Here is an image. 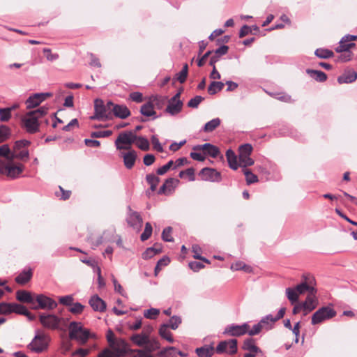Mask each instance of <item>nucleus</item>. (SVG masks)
I'll use <instances>...</instances> for the list:
<instances>
[{"label": "nucleus", "instance_id": "1", "mask_svg": "<svg viewBox=\"0 0 357 357\" xmlns=\"http://www.w3.org/2000/svg\"><path fill=\"white\" fill-rule=\"evenodd\" d=\"M69 337L84 344L89 338H95L96 335L84 328L80 322L72 321L69 324Z\"/></svg>", "mask_w": 357, "mask_h": 357}, {"label": "nucleus", "instance_id": "2", "mask_svg": "<svg viewBox=\"0 0 357 357\" xmlns=\"http://www.w3.org/2000/svg\"><path fill=\"white\" fill-rule=\"evenodd\" d=\"M114 103L108 101L106 104L101 99H96L94 101V115L91 116L92 120L109 119L112 115V107Z\"/></svg>", "mask_w": 357, "mask_h": 357}, {"label": "nucleus", "instance_id": "3", "mask_svg": "<svg viewBox=\"0 0 357 357\" xmlns=\"http://www.w3.org/2000/svg\"><path fill=\"white\" fill-rule=\"evenodd\" d=\"M136 139L137 135L132 131L121 132L115 140V146L117 150H130Z\"/></svg>", "mask_w": 357, "mask_h": 357}, {"label": "nucleus", "instance_id": "4", "mask_svg": "<svg viewBox=\"0 0 357 357\" xmlns=\"http://www.w3.org/2000/svg\"><path fill=\"white\" fill-rule=\"evenodd\" d=\"M0 156L10 162H13L15 159L26 161L29 158V153L28 150H23L20 153H13L8 144H3L0 146Z\"/></svg>", "mask_w": 357, "mask_h": 357}, {"label": "nucleus", "instance_id": "5", "mask_svg": "<svg viewBox=\"0 0 357 357\" xmlns=\"http://www.w3.org/2000/svg\"><path fill=\"white\" fill-rule=\"evenodd\" d=\"M336 315L335 310L329 307L324 306L317 310L312 316V324L317 325Z\"/></svg>", "mask_w": 357, "mask_h": 357}, {"label": "nucleus", "instance_id": "6", "mask_svg": "<svg viewBox=\"0 0 357 357\" xmlns=\"http://www.w3.org/2000/svg\"><path fill=\"white\" fill-rule=\"evenodd\" d=\"M49 341L50 338L47 335L37 334L28 345V348L36 353H41L47 349Z\"/></svg>", "mask_w": 357, "mask_h": 357}, {"label": "nucleus", "instance_id": "7", "mask_svg": "<svg viewBox=\"0 0 357 357\" xmlns=\"http://www.w3.org/2000/svg\"><path fill=\"white\" fill-rule=\"evenodd\" d=\"M23 127L29 134H33L39 131L40 123L38 119L33 114H30V112L22 119Z\"/></svg>", "mask_w": 357, "mask_h": 357}, {"label": "nucleus", "instance_id": "8", "mask_svg": "<svg viewBox=\"0 0 357 357\" xmlns=\"http://www.w3.org/2000/svg\"><path fill=\"white\" fill-rule=\"evenodd\" d=\"M61 319L53 314L41 313L39 321L43 327L50 329H57L61 323Z\"/></svg>", "mask_w": 357, "mask_h": 357}, {"label": "nucleus", "instance_id": "9", "mask_svg": "<svg viewBox=\"0 0 357 357\" xmlns=\"http://www.w3.org/2000/svg\"><path fill=\"white\" fill-rule=\"evenodd\" d=\"M303 278L304 281L295 287L298 294H302L305 291H308V294L317 293V289L313 286L314 282L313 276L310 274H303Z\"/></svg>", "mask_w": 357, "mask_h": 357}, {"label": "nucleus", "instance_id": "10", "mask_svg": "<svg viewBox=\"0 0 357 357\" xmlns=\"http://www.w3.org/2000/svg\"><path fill=\"white\" fill-rule=\"evenodd\" d=\"M285 311V307H281L275 317H273L272 314H268L263 317L259 321L262 330L269 331L272 329L274 323L284 317Z\"/></svg>", "mask_w": 357, "mask_h": 357}, {"label": "nucleus", "instance_id": "11", "mask_svg": "<svg viewBox=\"0 0 357 357\" xmlns=\"http://www.w3.org/2000/svg\"><path fill=\"white\" fill-rule=\"evenodd\" d=\"M249 328L250 325L248 323H244L241 325L232 324L225 327L223 334L233 337H240L247 334L248 329Z\"/></svg>", "mask_w": 357, "mask_h": 357}, {"label": "nucleus", "instance_id": "12", "mask_svg": "<svg viewBox=\"0 0 357 357\" xmlns=\"http://www.w3.org/2000/svg\"><path fill=\"white\" fill-rule=\"evenodd\" d=\"M24 169V166L22 164L14 165L4 163L1 168V174L6 175L10 178H16L22 173Z\"/></svg>", "mask_w": 357, "mask_h": 357}, {"label": "nucleus", "instance_id": "13", "mask_svg": "<svg viewBox=\"0 0 357 357\" xmlns=\"http://www.w3.org/2000/svg\"><path fill=\"white\" fill-rule=\"evenodd\" d=\"M35 301L38 304V306L35 307V309L51 310L55 309L58 305L57 303L54 300L43 294L36 295Z\"/></svg>", "mask_w": 357, "mask_h": 357}, {"label": "nucleus", "instance_id": "14", "mask_svg": "<svg viewBox=\"0 0 357 357\" xmlns=\"http://www.w3.org/2000/svg\"><path fill=\"white\" fill-rule=\"evenodd\" d=\"M128 214L126 218L128 224L134 229L140 230L142 225V218L138 212L134 211L128 206Z\"/></svg>", "mask_w": 357, "mask_h": 357}, {"label": "nucleus", "instance_id": "15", "mask_svg": "<svg viewBox=\"0 0 357 357\" xmlns=\"http://www.w3.org/2000/svg\"><path fill=\"white\" fill-rule=\"evenodd\" d=\"M52 96L50 93H38L29 96L26 100L27 109H32L38 106L47 98Z\"/></svg>", "mask_w": 357, "mask_h": 357}, {"label": "nucleus", "instance_id": "16", "mask_svg": "<svg viewBox=\"0 0 357 357\" xmlns=\"http://www.w3.org/2000/svg\"><path fill=\"white\" fill-rule=\"evenodd\" d=\"M199 176L202 179L206 181L218 182L221 180V174L216 169L209 167L203 168Z\"/></svg>", "mask_w": 357, "mask_h": 357}, {"label": "nucleus", "instance_id": "17", "mask_svg": "<svg viewBox=\"0 0 357 357\" xmlns=\"http://www.w3.org/2000/svg\"><path fill=\"white\" fill-rule=\"evenodd\" d=\"M112 347L115 354L118 355V357L132 355L131 349L128 348L127 342L123 339L117 340L114 342V344H113Z\"/></svg>", "mask_w": 357, "mask_h": 357}, {"label": "nucleus", "instance_id": "18", "mask_svg": "<svg viewBox=\"0 0 357 357\" xmlns=\"http://www.w3.org/2000/svg\"><path fill=\"white\" fill-rule=\"evenodd\" d=\"M316 294L317 293L308 294L305 298V301L301 303L304 308V316L307 315L308 313H310L317 307L318 304V300L316 297Z\"/></svg>", "mask_w": 357, "mask_h": 357}, {"label": "nucleus", "instance_id": "19", "mask_svg": "<svg viewBox=\"0 0 357 357\" xmlns=\"http://www.w3.org/2000/svg\"><path fill=\"white\" fill-rule=\"evenodd\" d=\"M193 150L195 151H200L202 150L204 151V153L211 158H215L220 154V149L216 146L211 144L210 143H206L202 145H197L193 147Z\"/></svg>", "mask_w": 357, "mask_h": 357}, {"label": "nucleus", "instance_id": "20", "mask_svg": "<svg viewBox=\"0 0 357 357\" xmlns=\"http://www.w3.org/2000/svg\"><path fill=\"white\" fill-rule=\"evenodd\" d=\"M112 109V114L121 119H125L130 115L129 109L124 105H117L114 103Z\"/></svg>", "mask_w": 357, "mask_h": 357}, {"label": "nucleus", "instance_id": "21", "mask_svg": "<svg viewBox=\"0 0 357 357\" xmlns=\"http://www.w3.org/2000/svg\"><path fill=\"white\" fill-rule=\"evenodd\" d=\"M183 106V101H177L176 102L168 100V104L165 112L171 116H176L181 112Z\"/></svg>", "mask_w": 357, "mask_h": 357}, {"label": "nucleus", "instance_id": "22", "mask_svg": "<svg viewBox=\"0 0 357 357\" xmlns=\"http://www.w3.org/2000/svg\"><path fill=\"white\" fill-rule=\"evenodd\" d=\"M357 79V72L354 70H346L342 75L337 77L339 84H349Z\"/></svg>", "mask_w": 357, "mask_h": 357}, {"label": "nucleus", "instance_id": "23", "mask_svg": "<svg viewBox=\"0 0 357 357\" xmlns=\"http://www.w3.org/2000/svg\"><path fill=\"white\" fill-rule=\"evenodd\" d=\"M122 157L125 167L130 169L135 165L137 155L135 151L130 149L128 152L122 153Z\"/></svg>", "mask_w": 357, "mask_h": 357}, {"label": "nucleus", "instance_id": "24", "mask_svg": "<svg viewBox=\"0 0 357 357\" xmlns=\"http://www.w3.org/2000/svg\"><path fill=\"white\" fill-rule=\"evenodd\" d=\"M89 304L94 311L103 312L106 304L98 295L93 296L89 300Z\"/></svg>", "mask_w": 357, "mask_h": 357}, {"label": "nucleus", "instance_id": "25", "mask_svg": "<svg viewBox=\"0 0 357 357\" xmlns=\"http://www.w3.org/2000/svg\"><path fill=\"white\" fill-rule=\"evenodd\" d=\"M140 113L144 116L152 117L153 119L158 118L154 107L150 100L141 107Z\"/></svg>", "mask_w": 357, "mask_h": 357}, {"label": "nucleus", "instance_id": "26", "mask_svg": "<svg viewBox=\"0 0 357 357\" xmlns=\"http://www.w3.org/2000/svg\"><path fill=\"white\" fill-rule=\"evenodd\" d=\"M16 298L22 303L33 304L35 301L31 294L26 290H18L16 292Z\"/></svg>", "mask_w": 357, "mask_h": 357}, {"label": "nucleus", "instance_id": "27", "mask_svg": "<svg viewBox=\"0 0 357 357\" xmlns=\"http://www.w3.org/2000/svg\"><path fill=\"white\" fill-rule=\"evenodd\" d=\"M33 273L31 268L24 269L16 278L15 281L20 284H25L32 278Z\"/></svg>", "mask_w": 357, "mask_h": 357}, {"label": "nucleus", "instance_id": "28", "mask_svg": "<svg viewBox=\"0 0 357 357\" xmlns=\"http://www.w3.org/2000/svg\"><path fill=\"white\" fill-rule=\"evenodd\" d=\"M215 349L212 345H204L195 349V353L199 357H211Z\"/></svg>", "mask_w": 357, "mask_h": 357}, {"label": "nucleus", "instance_id": "29", "mask_svg": "<svg viewBox=\"0 0 357 357\" xmlns=\"http://www.w3.org/2000/svg\"><path fill=\"white\" fill-rule=\"evenodd\" d=\"M226 158L229 167L234 170H236L238 167V164L237 162V156L234 151L231 149H228L226 151Z\"/></svg>", "mask_w": 357, "mask_h": 357}, {"label": "nucleus", "instance_id": "30", "mask_svg": "<svg viewBox=\"0 0 357 357\" xmlns=\"http://www.w3.org/2000/svg\"><path fill=\"white\" fill-rule=\"evenodd\" d=\"M306 73L317 82H323L327 79L326 74L321 70L307 69Z\"/></svg>", "mask_w": 357, "mask_h": 357}, {"label": "nucleus", "instance_id": "31", "mask_svg": "<svg viewBox=\"0 0 357 357\" xmlns=\"http://www.w3.org/2000/svg\"><path fill=\"white\" fill-rule=\"evenodd\" d=\"M168 98L162 96H152L150 97L149 100L153 105L154 108L162 109L165 105Z\"/></svg>", "mask_w": 357, "mask_h": 357}, {"label": "nucleus", "instance_id": "32", "mask_svg": "<svg viewBox=\"0 0 357 357\" xmlns=\"http://www.w3.org/2000/svg\"><path fill=\"white\" fill-rule=\"evenodd\" d=\"M220 123L221 121L219 118L213 119L204 125L202 130L204 132H211L220 125Z\"/></svg>", "mask_w": 357, "mask_h": 357}, {"label": "nucleus", "instance_id": "33", "mask_svg": "<svg viewBox=\"0 0 357 357\" xmlns=\"http://www.w3.org/2000/svg\"><path fill=\"white\" fill-rule=\"evenodd\" d=\"M243 349L252 353L260 351V349L255 345V340L250 337L244 340Z\"/></svg>", "mask_w": 357, "mask_h": 357}, {"label": "nucleus", "instance_id": "34", "mask_svg": "<svg viewBox=\"0 0 357 357\" xmlns=\"http://www.w3.org/2000/svg\"><path fill=\"white\" fill-rule=\"evenodd\" d=\"M161 248L154 245L153 247L148 248L143 253L142 258L144 259H149L161 252Z\"/></svg>", "mask_w": 357, "mask_h": 357}, {"label": "nucleus", "instance_id": "35", "mask_svg": "<svg viewBox=\"0 0 357 357\" xmlns=\"http://www.w3.org/2000/svg\"><path fill=\"white\" fill-rule=\"evenodd\" d=\"M31 144V142L26 139L17 140L14 143L13 147V153H20L23 150H26L24 148L29 146Z\"/></svg>", "mask_w": 357, "mask_h": 357}, {"label": "nucleus", "instance_id": "36", "mask_svg": "<svg viewBox=\"0 0 357 357\" xmlns=\"http://www.w3.org/2000/svg\"><path fill=\"white\" fill-rule=\"evenodd\" d=\"M146 181L150 185L151 190L153 192L156 190L157 185L160 180V178L154 174H149L146 176Z\"/></svg>", "mask_w": 357, "mask_h": 357}, {"label": "nucleus", "instance_id": "37", "mask_svg": "<svg viewBox=\"0 0 357 357\" xmlns=\"http://www.w3.org/2000/svg\"><path fill=\"white\" fill-rule=\"evenodd\" d=\"M224 87V83L222 82L213 81L208 87V93L210 95H215L220 91Z\"/></svg>", "mask_w": 357, "mask_h": 357}, {"label": "nucleus", "instance_id": "38", "mask_svg": "<svg viewBox=\"0 0 357 357\" xmlns=\"http://www.w3.org/2000/svg\"><path fill=\"white\" fill-rule=\"evenodd\" d=\"M148 335L145 334H135L130 337V340L137 346H143L148 342Z\"/></svg>", "mask_w": 357, "mask_h": 357}, {"label": "nucleus", "instance_id": "39", "mask_svg": "<svg viewBox=\"0 0 357 357\" xmlns=\"http://www.w3.org/2000/svg\"><path fill=\"white\" fill-rule=\"evenodd\" d=\"M168 328L169 325H167V324H162L159 329V334L169 342H173L174 339L172 336V333L168 331Z\"/></svg>", "mask_w": 357, "mask_h": 357}, {"label": "nucleus", "instance_id": "40", "mask_svg": "<svg viewBox=\"0 0 357 357\" xmlns=\"http://www.w3.org/2000/svg\"><path fill=\"white\" fill-rule=\"evenodd\" d=\"M11 130L6 125L0 126V144L4 142L10 138Z\"/></svg>", "mask_w": 357, "mask_h": 357}, {"label": "nucleus", "instance_id": "41", "mask_svg": "<svg viewBox=\"0 0 357 357\" xmlns=\"http://www.w3.org/2000/svg\"><path fill=\"white\" fill-rule=\"evenodd\" d=\"M252 151V146L250 144H244L238 148V158L249 156Z\"/></svg>", "mask_w": 357, "mask_h": 357}, {"label": "nucleus", "instance_id": "42", "mask_svg": "<svg viewBox=\"0 0 357 357\" xmlns=\"http://www.w3.org/2000/svg\"><path fill=\"white\" fill-rule=\"evenodd\" d=\"M176 354V349L174 347H169L162 349L158 352L157 356L158 357H170Z\"/></svg>", "mask_w": 357, "mask_h": 357}, {"label": "nucleus", "instance_id": "43", "mask_svg": "<svg viewBox=\"0 0 357 357\" xmlns=\"http://www.w3.org/2000/svg\"><path fill=\"white\" fill-rule=\"evenodd\" d=\"M286 296L290 303L293 305L296 303L298 300V294L296 291V289L293 288H287L286 289Z\"/></svg>", "mask_w": 357, "mask_h": 357}, {"label": "nucleus", "instance_id": "44", "mask_svg": "<svg viewBox=\"0 0 357 357\" xmlns=\"http://www.w3.org/2000/svg\"><path fill=\"white\" fill-rule=\"evenodd\" d=\"M82 261L88 266L93 268L94 272L98 275V278L100 280L101 279V269L98 266L97 261L95 259H82Z\"/></svg>", "mask_w": 357, "mask_h": 357}, {"label": "nucleus", "instance_id": "45", "mask_svg": "<svg viewBox=\"0 0 357 357\" xmlns=\"http://www.w3.org/2000/svg\"><path fill=\"white\" fill-rule=\"evenodd\" d=\"M243 174L245 176L246 183L248 185H250L258 181L257 175L254 174L251 171L248 169H243Z\"/></svg>", "mask_w": 357, "mask_h": 357}, {"label": "nucleus", "instance_id": "46", "mask_svg": "<svg viewBox=\"0 0 357 357\" xmlns=\"http://www.w3.org/2000/svg\"><path fill=\"white\" fill-rule=\"evenodd\" d=\"M315 55L321 59H328L333 56V52L328 49L319 48L315 50Z\"/></svg>", "mask_w": 357, "mask_h": 357}, {"label": "nucleus", "instance_id": "47", "mask_svg": "<svg viewBox=\"0 0 357 357\" xmlns=\"http://www.w3.org/2000/svg\"><path fill=\"white\" fill-rule=\"evenodd\" d=\"M132 352V356L134 357H157V355L152 354L151 352L149 351V349L146 350H139V349H133L130 350Z\"/></svg>", "mask_w": 357, "mask_h": 357}, {"label": "nucleus", "instance_id": "48", "mask_svg": "<svg viewBox=\"0 0 357 357\" xmlns=\"http://www.w3.org/2000/svg\"><path fill=\"white\" fill-rule=\"evenodd\" d=\"M137 146L139 149L142 151H149L150 149V144L148 139L144 137H137Z\"/></svg>", "mask_w": 357, "mask_h": 357}, {"label": "nucleus", "instance_id": "49", "mask_svg": "<svg viewBox=\"0 0 357 357\" xmlns=\"http://www.w3.org/2000/svg\"><path fill=\"white\" fill-rule=\"evenodd\" d=\"M13 312V303H1L0 314H8Z\"/></svg>", "mask_w": 357, "mask_h": 357}, {"label": "nucleus", "instance_id": "50", "mask_svg": "<svg viewBox=\"0 0 357 357\" xmlns=\"http://www.w3.org/2000/svg\"><path fill=\"white\" fill-rule=\"evenodd\" d=\"M152 231H153V228H152L151 224L149 222H146L145 225L144 231L140 236L141 241H145L147 239H149L150 238V236H151Z\"/></svg>", "mask_w": 357, "mask_h": 357}, {"label": "nucleus", "instance_id": "51", "mask_svg": "<svg viewBox=\"0 0 357 357\" xmlns=\"http://www.w3.org/2000/svg\"><path fill=\"white\" fill-rule=\"evenodd\" d=\"M231 269L234 271L243 270L245 272L251 271V267L245 265L243 261H238L231 264Z\"/></svg>", "mask_w": 357, "mask_h": 357}, {"label": "nucleus", "instance_id": "52", "mask_svg": "<svg viewBox=\"0 0 357 357\" xmlns=\"http://www.w3.org/2000/svg\"><path fill=\"white\" fill-rule=\"evenodd\" d=\"M354 47H355L354 43H342V40H340L339 45L335 48V51L337 52H349V50Z\"/></svg>", "mask_w": 357, "mask_h": 357}, {"label": "nucleus", "instance_id": "53", "mask_svg": "<svg viewBox=\"0 0 357 357\" xmlns=\"http://www.w3.org/2000/svg\"><path fill=\"white\" fill-rule=\"evenodd\" d=\"M11 118L10 109L8 108H0V121L7 122Z\"/></svg>", "mask_w": 357, "mask_h": 357}, {"label": "nucleus", "instance_id": "54", "mask_svg": "<svg viewBox=\"0 0 357 357\" xmlns=\"http://www.w3.org/2000/svg\"><path fill=\"white\" fill-rule=\"evenodd\" d=\"M204 100L201 96H196L193 98H191L188 102V107L191 108H197L199 105Z\"/></svg>", "mask_w": 357, "mask_h": 357}, {"label": "nucleus", "instance_id": "55", "mask_svg": "<svg viewBox=\"0 0 357 357\" xmlns=\"http://www.w3.org/2000/svg\"><path fill=\"white\" fill-rule=\"evenodd\" d=\"M13 312L22 315H28L29 310L25 306L13 303Z\"/></svg>", "mask_w": 357, "mask_h": 357}, {"label": "nucleus", "instance_id": "56", "mask_svg": "<svg viewBox=\"0 0 357 357\" xmlns=\"http://www.w3.org/2000/svg\"><path fill=\"white\" fill-rule=\"evenodd\" d=\"M112 130H102V131H95L91 133V137L92 138H101V137H108L112 135Z\"/></svg>", "mask_w": 357, "mask_h": 357}, {"label": "nucleus", "instance_id": "57", "mask_svg": "<svg viewBox=\"0 0 357 357\" xmlns=\"http://www.w3.org/2000/svg\"><path fill=\"white\" fill-rule=\"evenodd\" d=\"M229 350L227 354L230 355L235 354L237 352V340L236 339H231L227 340Z\"/></svg>", "mask_w": 357, "mask_h": 357}, {"label": "nucleus", "instance_id": "58", "mask_svg": "<svg viewBox=\"0 0 357 357\" xmlns=\"http://www.w3.org/2000/svg\"><path fill=\"white\" fill-rule=\"evenodd\" d=\"M84 307V305L80 303H73L69 311L74 314H79L82 312Z\"/></svg>", "mask_w": 357, "mask_h": 357}, {"label": "nucleus", "instance_id": "59", "mask_svg": "<svg viewBox=\"0 0 357 357\" xmlns=\"http://www.w3.org/2000/svg\"><path fill=\"white\" fill-rule=\"evenodd\" d=\"M172 227H167L165 228L162 233V238L164 241L166 242H172L174 241V238L171 236L172 233Z\"/></svg>", "mask_w": 357, "mask_h": 357}, {"label": "nucleus", "instance_id": "60", "mask_svg": "<svg viewBox=\"0 0 357 357\" xmlns=\"http://www.w3.org/2000/svg\"><path fill=\"white\" fill-rule=\"evenodd\" d=\"M47 111H48V108L45 106H43L36 110L31 111L30 114H33L35 116H36L39 119L40 118L44 116L45 114H47Z\"/></svg>", "mask_w": 357, "mask_h": 357}, {"label": "nucleus", "instance_id": "61", "mask_svg": "<svg viewBox=\"0 0 357 357\" xmlns=\"http://www.w3.org/2000/svg\"><path fill=\"white\" fill-rule=\"evenodd\" d=\"M159 313L160 310L158 309L150 308L144 311V316L147 319H153L159 314Z\"/></svg>", "mask_w": 357, "mask_h": 357}, {"label": "nucleus", "instance_id": "62", "mask_svg": "<svg viewBox=\"0 0 357 357\" xmlns=\"http://www.w3.org/2000/svg\"><path fill=\"white\" fill-rule=\"evenodd\" d=\"M181 323V319L178 316H173L169 319V323L167 324L173 330H176L178 325Z\"/></svg>", "mask_w": 357, "mask_h": 357}, {"label": "nucleus", "instance_id": "63", "mask_svg": "<svg viewBox=\"0 0 357 357\" xmlns=\"http://www.w3.org/2000/svg\"><path fill=\"white\" fill-rule=\"evenodd\" d=\"M146 349H149V351H155L157 349H158L160 348V343L158 340H149L148 339V342L146 343Z\"/></svg>", "mask_w": 357, "mask_h": 357}, {"label": "nucleus", "instance_id": "64", "mask_svg": "<svg viewBox=\"0 0 357 357\" xmlns=\"http://www.w3.org/2000/svg\"><path fill=\"white\" fill-rule=\"evenodd\" d=\"M59 303L65 306H71L73 305L74 298L71 295L61 296L59 298Z\"/></svg>", "mask_w": 357, "mask_h": 357}]
</instances>
